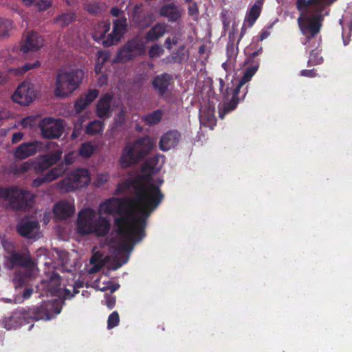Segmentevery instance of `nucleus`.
I'll return each mask as SVG.
<instances>
[{
  "instance_id": "ddd939ff",
  "label": "nucleus",
  "mask_w": 352,
  "mask_h": 352,
  "mask_svg": "<svg viewBox=\"0 0 352 352\" xmlns=\"http://www.w3.org/2000/svg\"><path fill=\"white\" fill-rule=\"evenodd\" d=\"M160 155H154L151 156L148 159L146 160L145 162L143 164L142 166V171L145 172L146 175H142V177H143V182H150V184H152V185H154V183H153V173H157V172H159L162 166L160 164ZM154 186H156V184L154 185ZM160 193L162 195V198L161 199L160 204L162 201L164 200V195L163 192H162L161 189H160L159 186L157 187Z\"/></svg>"
},
{
  "instance_id": "69168bd1",
  "label": "nucleus",
  "mask_w": 352,
  "mask_h": 352,
  "mask_svg": "<svg viewBox=\"0 0 352 352\" xmlns=\"http://www.w3.org/2000/svg\"><path fill=\"white\" fill-rule=\"evenodd\" d=\"M33 292V289L31 288H28L24 290L23 296L24 298H28L31 296Z\"/></svg>"
},
{
  "instance_id": "a18cd8bd",
  "label": "nucleus",
  "mask_w": 352,
  "mask_h": 352,
  "mask_svg": "<svg viewBox=\"0 0 352 352\" xmlns=\"http://www.w3.org/2000/svg\"><path fill=\"white\" fill-rule=\"evenodd\" d=\"M45 155L50 161V162L52 164V165H54L60 159L62 155V151L60 150H56Z\"/></svg>"
},
{
  "instance_id": "58836bf2",
  "label": "nucleus",
  "mask_w": 352,
  "mask_h": 352,
  "mask_svg": "<svg viewBox=\"0 0 352 352\" xmlns=\"http://www.w3.org/2000/svg\"><path fill=\"white\" fill-rule=\"evenodd\" d=\"M126 122V111L124 109H121V110L116 114L114 118V127L115 128H122Z\"/></svg>"
},
{
  "instance_id": "393cba45",
  "label": "nucleus",
  "mask_w": 352,
  "mask_h": 352,
  "mask_svg": "<svg viewBox=\"0 0 352 352\" xmlns=\"http://www.w3.org/2000/svg\"><path fill=\"white\" fill-rule=\"evenodd\" d=\"M76 230L82 236L88 234V208H84L78 212Z\"/></svg>"
},
{
  "instance_id": "cd10ccee",
  "label": "nucleus",
  "mask_w": 352,
  "mask_h": 352,
  "mask_svg": "<svg viewBox=\"0 0 352 352\" xmlns=\"http://www.w3.org/2000/svg\"><path fill=\"white\" fill-rule=\"evenodd\" d=\"M25 6H34L39 11L49 8L52 3V0H22Z\"/></svg>"
},
{
  "instance_id": "e433bc0d",
  "label": "nucleus",
  "mask_w": 352,
  "mask_h": 352,
  "mask_svg": "<svg viewBox=\"0 0 352 352\" xmlns=\"http://www.w3.org/2000/svg\"><path fill=\"white\" fill-rule=\"evenodd\" d=\"M103 120H93L89 122V135L98 134L101 133L104 129Z\"/></svg>"
},
{
  "instance_id": "bb28decb",
  "label": "nucleus",
  "mask_w": 352,
  "mask_h": 352,
  "mask_svg": "<svg viewBox=\"0 0 352 352\" xmlns=\"http://www.w3.org/2000/svg\"><path fill=\"white\" fill-rule=\"evenodd\" d=\"M163 116L164 112L162 110L157 109L154 110V111L145 114L142 118V120L147 126H155V124L160 122Z\"/></svg>"
},
{
  "instance_id": "de8ad7c7",
  "label": "nucleus",
  "mask_w": 352,
  "mask_h": 352,
  "mask_svg": "<svg viewBox=\"0 0 352 352\" xmlns=\"http://www.w3.org/2000/svg\"><path fill=\"white\" fill-rule=\"evenodd\" d=\"M98 261V257L96 254L94 255H92L91 257L89 258V264H94V265L92 267H89V274L91 273H95V272L98 271L100 267H102L103 263L102 261L99 262V263L96 264V262Z\"/></svg>"
},
{
  "instance_id": "72a5a7b5",
  "label": "nucleus",
  "mask_w": 352,
  "mask_h": 352,
  "mask_svg": "<svg viewBox=\"0 0 352 352\" xmlns=\"http://www.w3.org/2000/svg\"><path fill=\"white\" fill-rule=\"evenodd\" d=\"M12 28V23L11 21L0 19V40L6 38Z\"/></svg>"
},
{
  "instance_id": "c756f323",
  "label": "nucleus",
  "mask_w": 352,
  "mask_h": 352,
  "mask_svg": "<svg viewBox=\"0 0 352 352\" xmlns=\"http://www.w3.org/2000/svg\"><path fill=\"white\" fill-rule=\"evenodd\" d=\"M322 50L316 47L309 52V58L307 60V65H318L324 62V58L321 55Z\"/></svg>"
},
{
  "instance_id": "6e6552de",
  "label": "nucleus",
  "mask_w": 352,
  "mask_h": 352,
  "mask_svg": "<svg viewBox=\"0 0 352 352\" xmlns=\"http://www.w3.org/2000/svg\"><path fill=\"white\" fill-rule=\"evenodd\" d=\"M146 52V45L142 38L133 37L127 40L126 43L117 52V57L122 62L133 60L137 56L144 55Z\"/></svg>"
},
{
  "instance_id": "dca6fc26",
  "label": "nucleus",
  "mask_w": 352,
  "mask_h": 352,
  "mask_svg": "<svg viewBox=\"0 0 352 352\" xmlns=\"http://www.w3.org/2000/svg\"><path fill=\"white\" fill-rule=\"evenodd\" d=\"M114 96L111 92H106L98 100L96 111L100 119L110 118L113 113L112 103Z\"/></svg>"
},
{
  "instance_id": "39448f33",
  "label": "nucleus",
  "mask_w": 352,
  "mask_h": 352,
  "mask_svg": "<svg viewBox=\"0 0 352 352\" xmlns=\"http://www.w3.org/2000/svg\"><path fill=\"white\" fill-rule=\"evenodd\" d=\"M127 18H117L113 21V29L105 38L106 34L111 29V23L109 21H102L94 26L91 36L94 40L101 41L104 47L115 45L120 40L125 33L127 28Z\"/></svg>"
},
{
  "instance_id": "4d7b16f0",
  "label": "nucleus",
  "mask_w": 352,
  "mask_h": 352,
  "mask_svg": "<svg viewBox=\"0 0 352 352\" xmlns=\"http://www.w3.org/2000/svg\"><path fill=\"white\" fill-rule=\"evenodd\" d=\"M119 287V284H108V285L101 287L100 290H109L110 293L113 295V293L118 289Z\"/></svg>"
},
{
  "instance_id": "864d4df0",
  "label": "nucleus",
  "mask_w": 352,
  "mask_h": 352,
  "mask_svg": "<svg viewBox=\"0 0 352 352\" xmlns=\"http://www.w3.org/2000/svg\"><path fill=\"white\" fill-rule=\"evenodd\" d=\"M50 182L46 177V175H45L43 177H38L36 179H35L34 181H33V186L34 187H38L40 186H41L44 183H48Z\"/></svg>"
},
{
  "instance_id": "49530a36",
  "label": "nucleus",
  "mask_w": 352,
  "mask_h": 352,
  "mask_svg": "<svg viewBox=\"0 0 352 352\" xmlns=\"http://www.w3.org/2000/svg\"><path fill=\"white\" fill-rule=\"evenodd\" d=\"M74 19V14L73 13H66L62 14L58 18V21L61 25H67Z\"/></svg>"
},
{
  "instance_id": "79ce46f5",
  "label": "nucleus",
  "mask_w": 352,
  "mask_h": 352,
  "mask_svg": "<svg viewBox=\"0 0 352 352\" xmlns=\"http://www.w3.org/2000/svg\"><path fill=\"white\" fill-rule=\"evenodd\" d=\"M82 283H75L74 285H71L72 289L69 288H65L64 289V296L65 298H70L72 297L74 294H78L79 291L78 290V288L82 287Z\"/></svg>"
},
{
  "instance_id": "0eeeda50",
  "label": "nucleus",
  "mask_w": 352,
  "mask_h": 352,
  "mask_svg": "<svg viewBox=\"0 0 352 352\" xmlns=\"http://www.w3.org/2000/svg\"><path fill=\"white\" fill-rule=\"evenodd\" d=\"M33 195L27 190L16 187L0 188V201H7L15 210L25 209L31 206Z\"/></svg>"
},
{
  "instance_id": "c9c22d12",
  "label": "nucleus",
  "mask_w": 352,
  "mask_h": 352,
  "mask_svg": "<svg viewBox=\"0 0 352 352\" xmlns=\"http://www.w3.org/2000/svg\"><path fill=\"white\" fill-rule=\"evenodd\" d=\"M84 120H79L75 124L74 131L72 134V137L75 139L81 133V131H83L85 133H88V124H83Z\"/></svg>"
},
{
  "instance_id": "c85d7f7f",
  "label": "nucleus",
  "mask_w": 352,
  "mask_h": 352,
  "mask_svg": "<svg viewBox=\"0 0 352 352\" xmlns=\"http://www.w3.org/2000/svg\"><path fill=\"white\" fill-rule=\"evenodd\" d=\"M233 89L234 88H230L229 85L225 88V82L223 81V78H219V90L221 93L222 97L223 99L226 100V102H224L221 106H219V113L220 116V109L223 107V104H226V102H228V101L231 100L232 96H233ZM221 118V116H220Z\"/></svg>"
},
{
  "instance_id": "2eb2a0df",
  "label": "nucleus",
  "mask_w": 352,
  "mask_h": 352,
  "mask_svg": "<svg viewBox=\"0 0 352 352\" xmlns=\"http://www.w3.org/2000/svg\"><path fill=\"white\" fill-rule=\"evenodd\" d=\"M18 232L23 237L37 239L41 236L38 223L28 219H21L16 226Z\"/></svg>"
},
{
  "instance_id": "aec40b11",
  "label": "nucleus",
  "mask_w": 352,
  "mask_h": 352,
  "mask_svg": "<svg viewBox=\"0 0 352 352\" xmlns=\"http://www.w3.org/2000/svg\"><path fill=\"white\" fill-rule=\"evenodd\" d=\"M53 211L57 219H66L74 212V207L72 204L62 201L54 206Z\"/></svg>"
},
{
  "instance_id": "774afa93",
  "label": "nucleus",
  "mask_w": 352,
  "mask_h": 352,
  "mask_svg": "<svg viewBox=\"0 0 352 352\" xmlns=\"http://www.w3.org/2000/svg\"><path fill=\"white\" fill-rule=\"evenodd\" d=\"M165 46L167 49H171L172 48V39L171 38H166L165 42H164Z\"/></svg>"
},
{
  "instance_id": "37998d69",
  "label": "nucleus",
  "mask_w": 352,
  "mask_h": 352,
  "mask_svg": "<svg viewBox=\"0 0 352 352\" xmlns=\"http://www.w3.org/2000/svg\"><path fill=\"white\" fill-rule=\"evenodd\" d=\"M110 178V175L108 173H101V174L97 175L94 179V184L95 186L100 187L108 182Z\"/></svg>"
},
{
  "instance_id": "4c0bfd02",
  "label": "nucleus",
  "mask_w": 352,
  "mask_h": 352,
  "mask_svg": "<svg viewBox=\"0 0 352 352\" xmlns=\"http://www.w3.org/2000/svg\"><path fill=\"white\" fill-rule=\"evenodd\" d=\"M88 107V94H85L84 97L76 101L74 108L77 113L82 112Z\"/></svg>"
},
{
  "instance_id": "603ef678",
  "label": "nucleus",
  "mask_w": 352,
  "mask_h": 352,
  "mask_svg": "<svg viewBox=\"0 0 352 352\" xmlns=\"http://www.w3.org/2000/svg\"><path fill=\"white\" fill-rule=\"evenodd\" d=\"M315 1H316V0H297L296 8L299 11H301V10H304V8H309L311 3H315Z\"/></svg>"
},
{
  "instance_id": "423d86ee",
  "label": "nucleus",
  "mask_w": 352,
  "mask_h": 352,
  "mask_svg": "<svg viewBox=\"0 0 352 352\" xmlns=\"http://www.w3.org/2000/svg\"><path fill=\"white\" fill-rule=\"evenodd\" d=\"M82 76L80 70L58 73L54 87V95L60 98L68 97L79 87Z\"/></svg>"
},
{
  "instance_id": "5701e85b",
  "label": "nucleus",
  "mask_w": 352,
  "mask_h": 352,
  "mask_svg": "<svg viewBox=\"0 0 352 352\" xmlns=\"http://www.w3.org/2000/svg\"><path fill=\"white\" fill-rule=\"evenodd\" d=\"M160 14L166 16L169 21H177L178 19L181 18V12L175 3L164 4L160 8Z\"/></svg>"
},
{
  "instance_id": "4be33fe9",
  "label": "nucleus",
  "mask_w": 352,
  "mask_h": 352,
  "mask_svg": "<svg viewBox=\"0 0 352 352\" xmlns=\"http://www.w3.org/2000/svg\"><path fill=\"white\" fill-rule=\"evenodd\" d=\"M167 30V25L165 23H156L155 25L146 33L144 38L147 42L157 41L163 36Z\"/></svg>"
},
{
  "instance_id": "f03ea898",
  "label": "nucleus",
  "mask_w": 352,
  "mask_h": 352,
  "mask_svg": "<svg viewBox=\"0 0 352 352\" xmlns=\"http://www.w3.org/2000/svg\"><path fill=\"white\" fill-rule=\"evenodd\" d=\"M262 52L263 47L259 43V40H258L256 43H252L245 49L246 58L243 61V65L245 67L243 74L240 78L237 85L232 89V99L224 104L222 109H220V116L221 119H223L228 113L232 112V111H234V109L237 107L240 101L239 97L240 89L242 86L245 85V82L251 80L252 76L255 75L256 71L258 70L260 67V60L258 59L257 56L262 54Z\"/></svg>"
},
{
  "instance_id": "c03bdc74",
  "label": "nucleus",
  "mask_w": 352,
  "mask_h": 352,
  "mask_svg": "<svg viewBox=\"0 0 352 352\" xmlns=\"http://www.w3.org/2000/svg\"><path fill=\"white\" fill-rule=\"evenodd\" d=\"M163 47H162L161 45L158 44L152 45L148 50L149 56L152 58H154V57H157V56H160L161 54H163Z\"/></svg>"
},
{
  "instance_id": "7ed1b4c3",
  "label": "nucleus",
  "mask_w": 352,
  "mask_h": 352,
  "mask_svg": "<svg viewBox=\"0 0 352 352\" xmlns=\"http://www.w3.org/2000/svg\"><path fill=\"white\" fill-rule=\"evenodd\" d=\"M336 0H318L309 6L305 16L300 14L297 19V23L301 33L306 37L305 45H308L311 38H315L322 27V21L329 11H325L327 6L333 3Z\"/></svg>"
},
{
  "instance_id": "a19ab883",
  "label": "nucleus",
  "mask_w": 352,
  "mask_h": 352,
  "mask_svg": "<svg viewBox=\"0 0 352 352\" xmlns=\"http://www.w3.org/2000/svg\"><path fill=\"white\" fill-rule=\"evenodd\" d=\"M60 276L53 272L50 278V287L53 292H57L59 290Z\"/></svg>"
},
{
  "instance_id": "f8f14e48",
  "label": "nucleus",
  "mask_w": 352,
  "mask_h": 352,
  "mask_svg": "<svg viewBox=\"0 0 352 352\" xmlns=\"http://www.w3.org/2000/svg\"><path fill=\"white\" fill-rule=\"evenodd\" d=\"M36 94L33 85L28 82L20 84L12 95L14 102L22 105H28L35 98Z\"/></svg>"
},
{
  "instance_id": "e2e57ef3",
  "label": "nucleus",
  "mask_w": 352,
  "mask_h": 352,
  "mask_svg": "<svg viewBox=\"0 0 352 352\" xmlns=\"http://www.w3.org/2000/svg\"><path fill=\"white\" fill-rule=\"evenodd\" d=\"M33 119L30 117H27L22 120L21 124L23 127L26 128L32 125Z\"/></svg>"
},
{
  "instance_id": "13d9d810",
  "label": "nucleus",
  "mask_w": 352,
  "mask_h": 352,
  "mask_svg": "<svg viewBox=\"0 0 352 352\" xmlns=\"http://www.w3.org/2000/svg\"><path fill=\"white\" fill-rule=\"evenodd\" d=\"M80 155L83 157H88V144L84 143L82 144L81 148L79 151Z\"/></svg>"
},
{
  "instance_id": "f257e3e1",
  "label": "nucleus",
  "mask_w": 352,
  "mask_h": 352,
  "mask_svg": "<svg viewBox=\"0 0 352 352\" xmlns=\"http://www.w3.org/2000/svg\"><path fill=\"white\" fill-rule=\"evenodd\" d=\"M133 189L134 197H110L100 204L98 211L102 214L117 215L114 225L117 234L130 241H142L146 236V221L157 208L163 196L156 186L145 183L143 177L125 179L118 183L115 194H122Z\"/></svg>"
},
{
  "instance_id": "a878e982",
  "label": "nucleus",
  "mask_w": 352,
  "mask_h": 352,
  "mask_svg": "<svg viewBox=\"0 0 352 352\" xmlns=\"http://www.w3.org/2000/svg\"><path fill=\"white\" fill-rule=\"evenodd\" d=\"M10 260L12 264L23 267H32L34 265V261L27 254H12L10 255Z\"/></svg>"
},
{
  "instance_id": "2f4dec72",
  "label": "nucleus",
  "mask_w": 352,
  "mask_h": 352,
  "mask_svg": "<svg viewBox=\"0 0 352 352\" xmlns=\"http://www.w3.org/2000/svg\"><path fill=\"white\" fill-rule=\"evenodd\" d=\"M67 168L63 164L58 165L47 172L45 175L50 182L55 180L61 176L66 170Z\"/></svg>"
},
{
  "instance_id": "7c9ffc66",
  "label": "nucleus",
  "mask_w": 352,
  "mask_h": 352,
  "mask_svg": "<svg viewBox=\"0 0 352 352\" xmlns=\"http://www.w3.org/2000/svg\"><path fill=\"white\" fill-rule=\"evenodd\" d=\"M53 305L50 302H45L38 308V316L36 320H49L52 316L50 313V309L52 307Z\"/></svg>"
},
{
  "instance_id": "8fccbe9b",
  "label": "nucleus",
  "mask_w": 352,
  "mask_h": 352,
  "mask_svg": "<svg viewBox=\"0 0 352 352\" xmlns=\"http://www.w3.org/2000/svg\"><path fill=\"white\" fill-rule=\"evenodd\" d=\"M105 305L109 309H113L116 305V297L110 294H105Z\"/></svg>"
},
{
  "instance_id": "052dcab7",
  "label": "nucleus",
  "mask_w": 352,
  "mask_h": 352,
  "mask_svg": "<svg viewBox=\"0 0 352 352\" xmlns=\"http://www.w3.org/2000/svg\"><path fill=\"white\" fill-rule=\"evenodd\" d=\"M74 160V153H69L68 154L65 155V157H64V162H65V166L67 165L72 164Z\"/></svg>"
},
{
  "instance_id": "412c9836",
  "label": "nucleus",
  "mask_w": 352,
  "mask_h": 352,
  "mask_svg": "<svg viewBox=\"0 0 352 352\" xmlns=\"http://www.w3.org/2000/svg\"><path fill=\"white\" fill-rule=\"evenodd\" d=\"M69 179L75 188L85 186L88 184V170L78 168L69 175Z\"/></svg>"
},
{
  "instance_id": "0e129e2a",
  "label": "nucleus",
  "mask_w": 352,
  "mask_h": 352,
  "mask_svg": "<svg viewBox=\"0 0 352 352\" xmlns=\"http://www.w3.org/2000/svg\"><path fill=\"white\" fill-rule=\"evenodd\" d=\"M122 10L120 9V8L118 7H113L110 10V13L113 15V16H119Z\"/></svg>"
},
{
  "instance_id": "20e7f679",
  "label": "nucleus",
  "mask_w": 352,
  "mask_h": 352,
  "mask_svg": "<svg viewBox=\"0 0 352 352\" xmlns=\"http://www.w3.org/2000/svg\"><path fill=\"white\" fill-rule=\"evenodd\" d=\"M155 146V141L149 135H143L125 144L119 159L120 165L123 168L133 166L144 160Z\"/></svg>"
},
{
  "instance_id": "3c124183",
  "label": "nucleus",
  "mask_w": 352,
  "mask_h": 352,
  "mask_svg": "<svg viewBox=\"0 0 352 352\" xmlns=\"http://www.w3.org/2000/svg\"><path fill=\"white\" fill-rule=\"evenodd\" d=\"M123 239L124 241L121 244L120 250L122 251H130V250H132L133 248V244H135V243H138V241L134 240L131 241L129 240V239H126V237H123Z\"/></svg>"
},
{
  "instance_id": "9b49d317",
  "label": "nucleus",
  "mask_w": 352,
  "mask_h": 352,
  "mask_svg": "<svg viewBox=\"0 0 352 352\" xmlns=\"http://www.w3.org/2000/svg\"><path fill=\"white\" fill-rule=\"evenodd\" d=\"M41 135L44 138H58L63 133L62 120L52 118H43L39 123Z\"/></svg>"
},
{
  "instance_id": "b1692460",
  "label": "nucleus",
  "mask_w": 352,
  "mask_h": 352,
  "mask_svg": "<svg viewBox=\"0 0 352 352\" xmlns=\"http://www.w3.org/2000/svg\"><path fill=\"white\" fill-rule=\"evenodd\" d=\"M263 2L261 0H256L253 6L249 9L245 16V21L248 26H253L258 18H259L262 12Z\"/></svg>"
},
{
  "instance_id": "a211bd4d",
  "label": "nucleus",
  "mask_w": 352,
  "mask_h": 352,
  "mask_svg": "<svg viewBox=\"0 0 352 352\" xmlns=\"http://www.w3.org/2000/svg\"><path fill=\"white\" fill-rule=\"evenodd\" d=\"M43 45V38L37 33L31 32L26 35L20 50L23 54L34 52L40 49Z\"/></svg>"
},
{
  "instance_id": "5fc2aeb1",
  "label": "nucleus",
  "mask_w": 352,
  "mask_h": 352,
  "mask_svg": "<svg viewBox=\"0 0 352 352\" xmlns=\"http://www.w3.org/2000/svg\"><path fill=\"white\" fill-rule=\"evenodd\" d=\"M188 13L189 15H197L199 13L198 6L197 3L193 2L188 6Z\"/></svg>"
},
{
  "instance_id": "6e6d98bb",
  "label": "nucleus",
  "mask_w": 352,
  "mask_h": 352,
  "mask_svg": "<svg viewBox=\"0 0 352 352\" xmlns=\"http://www.w3.org/2000/svg\"><path fill=\"white\" fill-rule=\"evenodd\" d=\"M300 75L305 77H316L317 72L316 69H302L300 71Z\"/></svg>"
},
{
  "instance_id": "bf43d9fd",
  "label": "nucleus",
  "mask_w": 352,
  "mask_h": 352,
  "mask_svg": "<svg viewBox=\"0 0 352 352\" xmlns=\"http://www.w3.org/2000/svg\"><path fill=\"white\" fill-rule=\"evenodd\" d=\"M23 133L21 132L14 133L12 137V142L13 144L17 143L23 139Z\"/></svg>"
},
{
  "instance_id": "f704fd0d",
  "label": "nucleus",
  "mask_w": 352,
  "mask_h": 352,
  "mask_svg": "<svg viewBox=\"0 0 352 352\" xmlns=\"http://www.w3.org/2000/svg\"><path fill=\"white\" fill-rule=\"evenodd\" d=\"M40 66V62L38 60L35 61L34 63H26L21 67H19L16 69H10V72H12L16 75H22L24 73L27 72L30 69H33L37 68Z\"/></svg>"
},
{
  "instance_id": "ea45409f",
  "label": "nucleus",
  "mask_w": 352,
  "mask_h": 352,
  "mask_svg": "<svg viewBox=\"0 0 352 352\" xmlns=\"http://www.w3.org/2000/svg\"><path fill=\"white\" fill-rule=\"evenodd\" d=\"M120 316L117 311H114L109 315L107 318V328L113 329V327H117L120 322Z\"/></svg>"
},
{
  "instance_id": "09e8293b",
  "label": "nucleus",
  "mask_w": 352,
  "mask_h": 352,
  "mask_svg": "<svg viewBox=\"0 0 352 352\" xmlns=\"http://www.w3.org/2000/svg\"><path fill=\"white\" fill-rule=\"evenodd\" d=\"M32 167L34 168V162L27 161L21 164L16 168V173H23L28 171Z\"/></svg>"
},
{
  "instance_id": "6ab92c4d",
  "label": "nucleus",
  "mask_w": 352,
  "mask_h": 352,
  "mask_svg": "<svg viewBox=\"0 0 352 352\" xmlns=\"http://www.w3.org/2000/svg\"><path fill=\"white\" fill-rule=\"evenodd\" d=\"M180 138L181 133H179L178 129H169L160 138L159 143L160 148L162 150V151H167V150L176 146Z\"/></svg>"
},
{
  "instance_id": "f3484780",
  "label": "nucleus",
  "mask_w": 352,
  "mask_h": 352,
  "mask_svg": "<svg viewBox=\"0 0 352 352\" xmlns=\"http://www.w3.org/2000/svg\"><path fill=\"white\" fill-rule=\"evenodd\" d=\"M43 148V144L39 141L23 143L16 148L14 156L17 159L23 160L34 155Z\"/></svg>"
},
{
  "instance_id": "680f3d73",
  "label": "nucleus",
  "mask_w": 352,
  "mask_h": 352,
  "mask_svg": "<svg viewBox=\"0 0 352 352\" xmlns=\"http://www.w3.org/2000/svg\"><path fill=\"white\" fill-rule=\"evenodd\" d=\"M99 90L97 89H89V104L98 97Z\"/></svg>"
},
{
  "instance_id": "9d476101",
  "label": "nucleus",
  "mask_w": 352,
  "mask_h": 352,
  "mask_svg": "<svg viewBox=\"0 0 352 352\" xmlns=\"http://www.w3.org/2000/svg\"><path fill=\"white\" fill-rule=\"evenodd\" d=\"M156 20V16L152 10H146L142 3L135 4L131 14V21L135 26L140 30H146L151 26Z\"/></svg>"
},
{
  "instance_id": "473e14b6",
  "label": "nucleus",
  "mask_w": 352,
  "mask_h": 352,
  "mask_svg": "<svg viewBox=\"0 0 352 352\" xmlns=\"http://www.w3.org/2000/svg\"><path fill=\"white\" fill-rule=\"evenodd\" d=\"M51 166H52V164L45 155L37 158L34 162V170L36 171H43Z\"/></svg>"
},
{
  "instance_id": "1a4fd4ad",
  "label": "nucleus",
  "mask_w": 352,
  "mask_h": 352,
  "mask_svg": "<svg viewBox=\"0 0 352 352\" xmlns=\"http://www.w3.org/2000/svg\"><path fill=\"white\" fill-rule=\"evenodd\" d=\"M151 85L158 96L164 100H170L174 86V77L169 73L155 75L151 80Z\"/></svg>"
},
{
  "instance_id": "4468645a",
  "label": "nucleus",
  "mask_w": 352,
  "mask_h": 352,
  "mask_svg": "<svg viewBox=\"0 0 352 352\" xmlns=\"http://www.w3.org/2000/svg\"><path fill=\"white\" fill-rule=\"evenodd\" d=\"M94 214V210L89 208V234L94 232L96 236H105L109 234L111 228L110 219L103 217V215H99L98 218L93 223L91 216Z\"/></svg>"
},
{
  "instance_id": "338daca9",
  "label": "nucleus",
  "mask_w": 352,
  "mask_h": 352,
  "mask_svg": "<svg viewBox=\"0 0 352 352\" xmlns=\"http://www.w3.org/2000/svg\"><path fill=\"white\" fill-rule=\"evenodd\" d=\"M269 32H267V31H262L259 34V40H265V38H267Z\"/></svg>"
}]
</instances>
